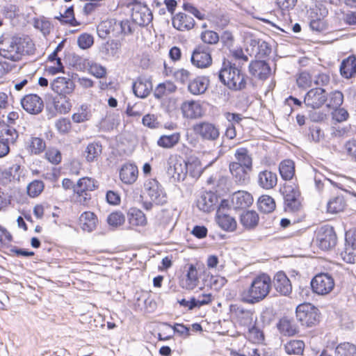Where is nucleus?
I'll use <instances>...</instances> for the list:
<instances>
[{"instance_id":"1","label":"nucleus","mask_w":356,"mask_h":356,"mask_svg":"<svg viewBox=\"0 0 356 356\" xmlns=\"http://www.w3.org/2000/svg\"><path fill=\"white\" fill-rule=\"evenodd\" d=\"M35 52V45L28 37H12L2 35L0 38V55L8 60L17 61L23 55H32Z\"/></svg>"},{"instance_id":"2","label":"nucleus","mask_w":356,"mask_h":356,"mask_svg":"<svg viewBox=\"0 0 356 356\" xmlns=\"http://www.w3.org/2000/svg\"><path fill=\"white\" fill-rule=\"evenodd\" d=\"M272 287L270 277L265 273L255 277L250 286L241 293L243 302L254 305L264 300L269 294Z\"/></svg>"},{"instance_id":"3","label":"nucleus","mask_w":356,"mask_h":356,"mask_svg":"<svg viewBox=\"0 0 356 356\" xmlns=\"http://www.w3.org/2000/svg\"><path fill=\"white\" fill-rule=\"evenodd\" d=\"M219 80L232 90H241L245 88V76L236 64L229 61H224L218 72Z\"/></svg>"},{"instance_id":"4","label":"nucleus","mask_w":356,"mask_h":356,"mask_svg":"<svg viewBox=\"0 0 356 356\" xmlns=\"http://www.w3.org/2000/svg\"><path fill=\"white\" fill-rule=\"evenodd\" d=\"M296 313L298 321L302 325L312 327L319 321L318 309L309 303L299 305Z\"/></svg>"},{"instance_id":"5","label":"nucleus","mask_w":356,"mask_h":356,"mask_svg":"<svg viewBox=\"0 0 356 356\" xmlns=\"http://www.w3.org/2000/svg\"><path fill=\"white\" fill-rule=\"evenodd\" d=\"M334 278L328 273L317 274L311 281L313 292L320 296L329 294L334 289Z\"/></svg>"},{"instance_id":"6","label":"nucleus","mask_w":356,"mask_h":356,"mask_svg":"<svg viewBox=\"0 0 356 356\" xmlns=\"http://www.w3.org/2000/svg\"><path fill=\"white\" fill-rule=\"evenodd\" d=\"M96 187V181L94 179L87 177L79 179L73 186L74 192L77 195L76 201L81 204H86L90 200L88 192L95 190Z\"/></svg>"},{"instance_id":"7","label":"nucleus","mask_w":356,"mask_h":356,"mask_svg":"<svg viewBox=\"0 0 356 356\" xmlns=\"http://www.w3.org/2000/svg\"><path fill=\"white\" fill-rule=\"evenodd\" d=\"M144 190L151 201L156 204L163 205L167 202L166 194L162 186L154 179L147 180L144 184Z\"/></svg>"},{"instance_id":"8","label":"nucleus","mask_w":356,"mask_h":356,"mask_svg":"<svg viewBox=\"0 0 356 356\" xmlns=\"http://www.w3.org/2000/svg\"><path fill=\"white\" fill-rule=\"evenodd\" d=\"M282 193L284 199L285 209L288 211L296 212L301 207L300 201V192L296 186L291 184H285Z\"/></svg>"},{"instance_id":"9","label":"nucleus","mask_w":356,"mask_h":356,"mask_svg":"<svg viewBox=\"0 0 356 356\" xmlns=\"http://www.w3.org/2000/svg\"><path fill=\"white\" fill-rule=\"evenodd\" d=\"M316 242L319 248L323 250L332 248L337 243V236L332 227L322 226L316 233Z\"/></svg>"},{"instance_id":"10","label":"nucleus","mask_w":356,"mask_h":356,"mask_svg":"<svg viewBox=\"0 0 356 356\" xmlns=\"http://www.w3.org/2000/svg\"><path fill=\"white\" fill-rule=\"evenodd\" d=\"M327 95L325 89L317 87L309 90L305 95L304 103L307 108L318 109L327 102Z\"/></svg>"},{"instance_id":"11","label":"nucleus","mask_w":356,"mask_h":356,"mask_svg":"<svg viewBox=\"0 0 356 356\" xmlns=\"http://www.w3.org/2000/svg\"><path fill=\"white\" fill-rule=\"evenodd\" d=\"M186 273L180 280V286L188 291H193L200 284V276L197 267L194 264H188L184 267Z\"/></svg>"},{"instance_id":"12","label":"nucleus","mask_w":356,"mask_h":356,"mask_svg":"<svg viewBox=\"0 0 356 356\" xmlns=\"http://www.w3.org/2000/svg\"><path fill=\"white\" fill-rule=\"evenodd\" d=\"M195 134L206 140L214 141L219 138L220 129L213 123L202 122L193 126Z\"/></svg>"},{"instance_id":"13","label":"nucleus","mask_w":356,"mask_h":356,"mask_svg":"<svg viewBox=\"0 0 356 356\" xmlns=\"http://www.w3.org/2000/svg\"><path fill=\"white\" fill-rule=\"evenodd\" d=\"M191 63L198 68H207L212 63L211 49L208 47L199 45L193 52Z\"/></svg>"},{"instance_id":"14","label":"nucleus","mask_w":356,"mask_h":356,"mask_svg":"<svg viewBox=\"0 0 356 356\" xmlns=\"http://www.w3.org/2000/svg\"><path fill=\"white\" fill-rule=\"evenodd\" d=\"M167 174L173 182L184 181L186 177L184 160L170 158L168 162Z\"/></svg>"},{"instance_id":"15","label":"nucleus","mask_w":356,"mask_h":356,"mask_svg":"<svg viewBox=\"0 0 356 356\" xmlns=\"http://www.w3.org/2000/svg\"><path fill=\"white\" fill-rule=\"evenodd\" d=\"M132 20L139 26H147L152 20V14L150 10L145 5L134 4L131 8Z\"/></svg>"},{"instance_id":"16","label":"nucleus","mask_w":356,"mask_h":356,"mask_svg":"<svg viewBox=\"0 0 356 356\" xmlns=\"http://www.w3.org/2000/svg\"><path fill=\"white\" fill-rule=\"evenodd\" d=\"M181 110L184 118L188 119H197L204 114L202 104L199 101L187 100L181 105Z\"/></svg>"},{"instance_id":"17","label":"nucleus","mask_w":356,"mask_h":356,"mask_svg":"<svg viewBox=\"0 0 356 356\" xmlns=\"http://www.w3.org/2000/svg\"><path fill=\"white\" fill-rule=\"evenodd\" d=\"M229 170L234 182L239 186H245L250 182V172L251 168H246L239 164L230 163Z\"/></svg>"},{"instance_id":"18","label":"nucleus","mask_w":356,"mask_h":356,"mask_svg":"<svg viewBox=\"0 0 356 356\" xmlns=\"http://www.w3.org/2000/svg\"><path fill=\"white\" fill-rule=\"evenodd\" d=\"M21 104L23 108L31 114L40 113L44 107L42 99L35 94L24 96L21 100Z\"/></svg>"},{"instance_id":"19","label":"nucleus","mask_w":356,"mask_h":356,"mask_svg":"<svg viewBox=\"0 0 356 356\" xmlns=\"http://www.w3.org/2000/svg\"><path fill=\"white\" fill-rule=\"evenodd\" d=\"M218 197L211 191L203 192L197 200V206L204 212H211L217 208Z\"/></svg>"},{"instance_id":"20","label":"nucleus","mask_w":356,"mask_h":356,"mask_svg":"<svg viewBox=\"0 0 356 356\" xmlns=\"http://www.w3.org/2000/svg\"><path fill=\"white\" fill-rule=\"evenodd\" d=\"M216 222L222 229L227 232L234 231L237 225L234 218L227 213L222 205L217 211Z\"/></svg>"},{"instance_id":"21","label":"nucleus","mask_w":356,"mask_h":356,"mask_svg":"<svg viewBox=\"0 0 356 356\" xmlns=\"http://www.w3.org/2000/svg\"><path fill=\"white\" fill-rule=\"evenodd\" d=\"M275 290L281 295L288 296L292 291V285L286 275L282 272H277L272 282Z\"/></svg>"},{"instance_id":"22","label":"nucleus","mask_w":356,"mask_h":356,"mask_svg":"<svg viewBox=\"0 0 356 356\" xmlns=\"http://www.w3.org/2000/svg\"><path fill=\"white\" fill-rule=\"evenodd\" d=\"M249 72L255 78L266 80L270 76L271 69L264 60H253L249 64Z\"/></svg>"},{"instance_id":"23","label":"nucleus","mask_w":356,"mask_h":356,"mask_svg":"<svg viewBox=\"0 0 356 356\" xmlns=\"http://www.w3.org/2000/svg\"><path fill=\"white\" fill-rule=\"evenodd\" d=\"M51 88L59 95H66L73 92L74 83L69 78L57 77L51 82Z\"/></svg>"},{"instance_id":"24","label":"nucleus","mask_w":356,"mask_h":356,"mask_svg":"<svg viewBox=\"0 0 356 356\" xmlns=\"http://www.w3.org/2000/svg\"><path fill=\"white\" fill-rule=\"evenodd\" d=\"M257 183L263 189H273L277 184V175L268 170L260 171L257 175Z\"/></svg>"},{"instance_id":"25","label":"nucleus","mask_w":356,"mask_h":356,"mask_svg":"<svg viewBox=\"0 0 356 356\" xmlns=\"http://www.w3.org/2000/svg\"><path fill=\"white\" fill-rule=\"evenodd\" d=\"M134 95L140 98L147 97L152 90V83L149 79L139 77L133 83Z\"/></svg>"},{"instance_id":"26","label":"nucleus","mask_w":356,"mask_h":356,"mask_svg":"<svg viewBox=\"0 0 356 356\" xmlns=\"http://www.w3.org/2000/svg\"><path fill=\"white\" fill-rule=\"evenodd\" d=\"M172 25L176 29L184 31L193 28L195 24L194 19L184 13H179L172 17Z\"/></svg>"},{"instance_id":"27","label":"nucleus","mask_w":356,"mask_h":356,"mask_svg":"<svg viewBox=\"0 0 356 356\" xmlns=\"http://www.w3.org/2000/svg\"><path fill=\"white\" fill-rule=\"evenodd\" d=\"M138 175V170L136 165L131 163H127L122 165L120 172L121 181L126 184H134Z\"/></svg>"},{"instance_id":"28","label":"nucleus","mask_w":356,"mask_h":356,"mask_svg":"<svg viewBox=\"0 0 356 356\" xmlns=\"http://www.w3.org/2000/svg\"><path fill=\"white\" fill-rule=\"evenodd\" d=\"M235 161L232 163L239 164L246 168H253V159L250 151L245 147H240L236 149L234 153Z\"/></svg>"},{"instance_id":"29","label":"nucleus","mask_w":356,"mask_h":356,"mask_svg":"<svg viewBox=\"0 0 356 356\" xmlns=\"http://www.w3.org/2000/svg\"><path fill=\"white\" fill-rule=\"evenodd\" d=\"M209 85V80L207 77L197 76L188 83V90L191 94L199 95L207 91Z\"/></svg>"},{"instance_id":"30","label":"nucleus","mask_w":356,"mask_h":356,"mask_svg":"<svg viewBox=\"0 0 356 356\" xmlns=\"http://www.w3.org/2000/svg\"><path fill=\"white\" fill-rule=\"evenodd\" d=\"M79 222L83 231L91 232L95 230L98 223L97 216L90 211L83 212L79 217Z\"/></svg>"},{"instance_id":"31","label":"nucleus","mask_w":356,"mask_h":356,"mask_svg":"<svg viewBox=\"0 0 356 356\" xmlns=\"http://www.w3.org/2000/svg\"><path fill=\"white\" fill-rule=\"evenodd\" d=\"M128 222L131 227H144L147 220L142 211L136 208H131L127 213Z\"/></svg>"},{"instance_id":"32","label":"nucleus","mask_w":356,"mask_h":356,"mask_svg":"<svg viewBox=\"0 0 356 356\" xmlns=\"http://www.w3.org/2000/svg\"><path fill=\"white\" fill-rule=\"evenodd\" d=\"M341 75L346 79H350L356 74V57L350 56L344 59L340 65Z\"/></svg>"},{"instance_id":"33","label":"nucleus","mask_w":356,"mask_h":356,"mask_svg":"<svg viewBox=\"0 0 356 356\" xmlns=\"http://www.w3.org/2000/svg\"><path fill=\"white\" fill-rule=\"evenodd\" d=\"M234 313L242 326L248 328L254 324V313L251 310L238 307L235 309Z\"/></svg>"},{"instance_id":"34","label":"nucleus","mask_w":356,"mask_h":356,"mask_svg":"<svg viewBox=\"0 0 356 356\" xmlns=\"http://www.w3.org/2000/svg\"><path fill=\"white\" fill-rule=\"evenodd\" d=\"M18 136V133L15 128L2 124L0 122V138L3 143H6L8 147L10 144H14L15 143Z\"/></svg>"},{"instance_id":"35","label":"nucleus","mask_w":356,"mask_h":356,"mask_svg":"<svg viewBox=\"0 0 356 356\" xmlns=\"http://www.w3.org/2000/svg\"><path fill=\"white\" fill-rule=\"evenodd\" d=\"M180 138L181 134L179 132H175L172 134H163L159 137L156 143L161 147L171 149L179 143Z\"/></svg>"},{"instance_id":"36","label":"nucleus","mask_w":356,"mask_h":356,"mask_svg":"<svg viewBox=\"0 0 356 356\" xmlns=\"http://www.w3.org/2000/svg\"><path fill=\"white\" fill-rule=\"evenodd\" d=\"M184 165L186 175L188 174L193 178L199 177L202 172V165L200 161L197 158H189L186 161H184Z\"/></svg>"},{"instance_id":"37","label":"nucleus","mask_w":356,"mask_h":356,"mask_svg":"<svg viewBox=\"0 0 356 356\" xmlns=\"http://www.w3.org/2000/svg\"><path fill=\"white\" fill-rule=\"evenodd\" d=\"M102 152V146L99 143H89L84 152L83 156L88 163L96 161Z\"/></svg>"},{"instance_id":"38","label":"nucleus","mask_w":356,"mask_h":356,"mask_svg":"<svg viewBox=\"0 0 356 356\" xmlns=\"http://www.w3.org/2000/svg\"><path fill=\"white\" fill-rule=\"evenodd\" d=\"M232 202L236 207L243 209L252 204L253 198L250 193L239 191L234 194Z\"/></svg>"},{"instance_id":"39","label":"nucleus","mask_w":356,"mask_h":356,"mask_svg":"<svg viewBox=\"0 0 356 356\" xmlns=\"http://www.w3.org/2000/svg\"><path fill=\"white\" fill-rule=\"evenodd\" d=\"M259 220V215L254 211H248L241 215V223L248 229L254 228L258 225Z\"/></svg>"},{"instance_id":"40","label":"nucleus","mask_w":356,"mask_h":356,"mask_svg":"<svg viewBox=\"0 0 356 356\" xmlns=\"http://www.w3.org/2000/svg\"><path fill=\"white\" fill-rule=\"evenodd\" d=\"M277 327L280 332L285 336H293L298 332V327L295 322L286 317L280 319Z\"/></svg>"},{"instance_id":"41","label":"nucleus","mask_w":356,"mask_h":356,"mask_svg":"<svg viewBox=\"0 0 356 356\" xmlns=\"http://www.w3.org/2000/svg\"><path fill=\"white\" fill-rule=\"evenodd\" d=\"M177 90V86L172 81H165L159 83L155 88L154 95L156 99H160Z\"/></svg>"},{"instance_id":"42","label":"nucleus","mask_w":356,"mask_h":356,"mask_svg":"<svg viewBox=\"0 0 356 356\" xmlns=\"http://www.w3.org/2000/svg\"><path fill=\"white\" fill-rule=\"evenodd\" d=\"M279 171L283 179L291 180L295 175V164L293 161L290 159L282 161L279 165Z\"/></svg>"},{"instance_id":"43","label":"nucleus","mask_w":356,"mask_h":356,"mask_svg":"<svg viewBox=\"0 0 356 356\" xmlns=\"http://www.w3.org/2000/svg\"><path fill=\"white\" fill-rule=\"evenodd\" d=\"M258 209L260 211L269 213L273 212L276 207L275 200L270 195H261L257 202Z\"/></svg>"},{"instance_id":"44","label":"nucleus","mask_w":356,"mask_h":356,"mask_svg":"<svg viewBox=\"0 0 356 356\" xmlns=\"http://www.w3.org/2000/svg\"><path fill=\"white\" fill-rule=\"evenodd\" d=\"M346 205V201L343 196H336L328 201L327 204V211L330 213H337L342 211Z\"/></svg>"},{"instance_id":"45","label":"nucleus","mask_w":356,"mask_h":356,"mask_svg":"<svg viewBox=\"0 0 356 356\" xmlns=\"http://www.w3.org/2000/svg\"><path fill=\"white\" fill-rule=\"evenodd\" d=\"M46 148V143L39 137H31L28 145V150L31 154L38 155L42 153Z\"/></svg>"},{"instance_id":"46","label":"nucleus","mask_w":356,"mask_h":356,"mask_svg":"<svg viewBox=\"0 0 356 356\" xmlns=\"http://www.w3.org/2000/svg\"><path fill=\"white\" fill-rule=\"evenodd\" d=\"M305 343L300 340H291L284 346V350L289 355H300L304 350Z\"/></svg>"},{"instance_id":"47","label":"nucleus","mask_w":356,"mask_h":356,"mask_svg":"<svg viewBox=\"0 0 356 356\" xmlns=\"http://www.w3.org/2000/svg\"><path fill=\"white\" fill-rule=\"evenodd\" d=\"M336 356H356V347L346 342L338 345L335 349Z\"/></svg>"},{"instance_id":"48","label":"nucleus","mask_w":356,"mask_h":356,"mask_svg":"<svg viewBox=\"0 0 356 356\" xmlns=\"http://www.w3.org/2000/svg\"><path fill=\"white\" fill-rule=\"evenodd\" d=\"M54 18L58 19L62 24H70L71 26H76L78 24L72 6L66 8L64 13H60L59 16H55Z\"/></svg>"},{"instance_id":"49","label":"nucleus","mask_w":356,"mask_h":356,"mask_svg":"<svg viewBox=\"0 0 356 356\" xmlns=\"http://www.w3.org/2000/svg\"><path fill=\"white\" fill-rule=\"evenodd\" d=\"M327 106L328 108L333 109L340 107L343 102V95L341 91H333L327 96Z\"/></svg>"},{"instance_id":"50","label":"nucleus","mask_w":356,"mask_h":356,"mask_svg":"<svg viewBox=\"0 0 356 356\" xmlns=\"http://www.w3.org/2000/svg\"><path fill=\"white\" fill-rule=\"evenodd\" d=\"M54 107L60 113H67L70 111L72 104L66 95H59L54 100Z\"/></svg>"},{"instance_id":"51","label":"nucleus","mask_w":356,"mask_h":356,"mask_svg":"<svg viewBox=\"0 0 356 356\" xmlns=\"http://www.w3.org/2000/svg\"><path fill=\"white\" fill-rule=\"evenodd\" d=\"M248 337L250 341L254 343H260L264 339L263 332L253 324L251 327H248Z\"/></svg>"},{"instance_id":"52","label":"nucleus","mask_w":356,"mask_h":356,"mask_svg":"<svg viewBox=\"0 0 356 356\" xmlns=\"http://www.w3.org/2000/svg\"><path fill=\"white\" fill-rule=\"evenodd\" d=\"M27 193L31 197L38 196L44 189V184L42 181L34 180L27 186Z\"/></svg>"},{"instance_id":"53","label":"nucleus","mask_w":356,"mask_h":356,"mask_svg":"<svg viewBox=\"0 0 356 356\" xmlns=\"http://www.w3.org/2000/svg\"><path fill=\"white\" fill-rule=\"evenodd\" d=\"M341 256L346 263L355 264L356 262V248L346 244L345 250L341 253Z\"/></svg>"},{"instance_id":"54","label":"nucleus","mask_w":356,"mask_h":356,"mask_svg":"<svg viewBox=\"0 0 356 356\" xmlns=\"http://www.w3.org/2000/svg\"><path fill=\"white\" fill-rule=\"evenodd\" d=\"M125 217L120 211L111 213L107 218V222L109 225L117 227L124 224Z\"/></svg>"},{"instance_id":"55","label":"nucleus","mask_w":356,"mask_h":356,"mask_svg":"<svg viewBox=\"0 0 356 356\" xmlns=\"http://www.w3.org/2000/svg\"><path fill=\"white\" fill-rule=\"evenodd\" d=\"M200 38L204 43L209 44H215L219 41L218 34L215 31L209 30L203 31L201 33Z\"/></svg>"},{"instance_id":"56","label":"nucleus","mask_w":356,"mask_h":356,"mask_svg":"<svg viewBox=\"0 0 356 356\" xmlns=\"http://www.w3.org/2000/svg\"><path fill=\"white\" fill-rule=\"evenodd\" d=\"M89 72L97 78H102L106 74V69L99 64L88 62Z\"/></svg>"},{"instance_id":"57","label":"nucleus","mask_w":356,"mask_h":356,"mask_svg":"<svg viewBox=\"0 0 356 356\" xmlns=\"http://www.w3.org/2000/svg\"><path fill=\"white\" fill-rule=\"evenodd\" d=\"M46 159L53 164H58L61 161V153L56 148H49L45 153Z\"/></svg>"},{"instance_id":"58","label":"nucleus","mask_w":356,"mask_h":356,"mask_svg":"<svg viewBox=\"0 0 356 356\" xmlns=\"http://www.w3.org/2000/svg\"><path fill=\"white\" fill-rule=\"evenodd\" d=\"M120 48V42L113 40L106 43L105 46V51L108 55L115 56L119 53Z\"/></svg>"},{"instance_id":"59","label":"nucleus","mask_w":356,"mask_h":356,"mask_svg":"<svg viewBox=\"0 0 356 356\" xmlns=\"http://www.w3.org/2000/svg\"><path fill=\"white\" fill-rule=\"evenodd\" d=\"M333 109L334 111L332 113V115L334 120L337 122H342L348 120L349 113L345 108L338 107Z\"/></svg>"},{"instance_id":"60","label":"nucleus","mask_w":356,"mask_h":356,"mask_svg":"<svg viewBox=\"0 0 356 356\" xmlns=\"http://www.w3.org/2000/svg\"><path fill=\"white\" fill-rule=\"evenodd\" d=\"M173 76L177 81L184 84L189 81L191 73L187 70L181 68L175 70L173 73Z\"/></svg>"},{"instance_id":"61","label":"nucleus","mask_w":356,"mask_h":356,"mask_svg":"<svg viewBox=\"0 0 356 356\" xmlns=\"http://www.w3.org/2000/svg\"><path fill=\"white\" fill-rule=\"evenodd\" d=\"M93 42L92 36L87 33L81 34L77 40L79 47L83 49H86L90 47L93 44Z\"/></svg>"},{"instance_id":"62","label":"nucleus","mask_w":356,"mask_h":356,"mask_svg":"<svg viewBox=\"0 0 356 356\" xmlns=\"http://www.w3.org/2000/svg\"><path fill=\"white\" fill-rule=\"evenodd\" d=\"M297 85L300 88H307L311 86L312 79L309 74L307 72L300 73L296 80Z\"/></svg>"},{"instance_id":"63","label":"nucleus","mask_w":356,"mask_h":356,"mask_svg":"<svg viewBox=\"0 0 356 356\" xmlns=\"http://www.w3.org/2000/svg\"><path fill=\"white\" fill-rule=\"evenodd\" d=\"M72 120L76 123H81L88 120L90 118V114L86 108L81 107L77 113L72 115Z\"/></svg>"},{"instance_id":"64","label":"nucleus","mask_w":356,"mask_h":356,"mask_svg":"<svg viewBox=\"0 0 356 356\" xmlns=\"http://www.w3.org/2000/svg\"><path fill=\"white\" fill-rule=\"evenodd\" d=\"M56 127L61 134H66L71 129V123L68 119L61 118L56 121Z\"/></svg>"}]
</instances>
